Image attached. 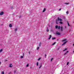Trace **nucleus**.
<instances>
[{
    "label": "nucleus",
    "instance_id": "nucleus-1",
    "mask_svg": "<svg viewBox=\"0 0 74 74\" xmlns=\"http://www.w3.org/2000/svg\"><path fill=\"white\" fill-rule=\"evenodd\" d=\"M56 34L57 35H60V33L58 31H57L56 32Z\"/></svg>",
    "mask_w": 74,
    "mask_h": 74
},
{
    "label": "nucleus",
    "instance_id": "nucleus-2",
    "mask_svg": "<svg viewBox=\"0 0 74 74\" xmlns=\"http://www.w3.org/2000/svg\"><path fill=\"white\" fill-rule=\"evenodd\" d=\"M58 21H62V19H61V18H60L59 17L58 18Z\"/></svg>",
    "mask_w": 74,
    "mask_h": 74
},
{
    "label": "nucleus",
    "instance_id": "nucleus-3",
    "mask_svg": "<svg viewBox=\"0 0 74 74\" xmlns=\"http://www.w3.org/2000/svg\"><path fill=\"white\" fill-rule=\"evenodd\" d=\"M68 41H66L63 44H62V45H64V44H66V43H67V42Z\"/></svg>",
    "mask_w": 74,
    "mask_h": 74
},
{
    "label": "nucleus",
    "instance_id": "nucleus-4",
    "mask_svg": "<svg viewBox=\"0 0 74 74\" xmlns=\"http://www.w3.org/2000/svg\"><path fill=\"white\" fill-rule=\"evenodd\" d=\"M4 14V12H1L0 13V15H3Z\"/></svg>",
    "mask_w": 74,
    "mask_h": 74
},
{
    "label": "nucleus",
    "instance_id": "nucleus-5",
    "mask_svg": "<svg viewBox=\"0 0 74 74\" xmlns=\"http://www.w3.org/2000/svg\"><path fill=\"white\" fill-rule=\"evenodd\" d=\"M46 11V8H45L43 10V12H45V11Z\"/></svg>",
    "mask_w": 74,
    "mask_h": 74
},
{
    "label": "nucleus",
    "instance_id": "nucleus-6",
    "mask_svg": "<svg viewBox=\"0 0 74 74\" xmlns=\"http://www.w3.org/2000/svg\"><path fill=\"white\" fill-rule=\"evenodd\" d=\"M60 28H61V30L62 32H63V26L61 27Z\"/></svg>",
    "mask_w": 74,
    "mask_h": 74
},
{
    "label": "nucleus",
    "instance_id": "nucleus-7",
    "mask_svg": "<svg viewBox=\"0 0 74 74\" xmlns=\"http://www.w3.org/2000/svg\"><path fill=\"white\" fill-rule=\"evenodd\" d=\"M12 64H10V67H12Z\"/></svg>",
    "mask_w": 74,
    "mask_h": 74
},
{
    "label": "nucleus",
    "instance_id": "nucleus-8",
    "mask_svg": "<svg viewBox=\"0 0 74 74\" xmlns=\"http://www.w3.org/2000/svg\"><path fill=\"white\" fill-rule=\"evenodd\" d=\"M68 52H69V51H67L64 54V55H66V54H67V53H68Z\"/></svg>",
    "mask_w": 74,
    "mask_h": 74
},
{
    "label": "nucleus",
    "instance_id": "nucleus-9",
    "mask_svg": "<svg viewBox=\"0 0 74 74\" xmlns=\"http://www.w3.org/2000/svg\"><path fill=\"white\" fill-rule=\"evenodd\" d=\"M40 66L39 67V69H40L41 67V66H42V64L41 63H40Z\"/></svg>",
    "mask_w": 74,
    "mask_h": 74
},
{
    "label": "nucleus",
    "instance_id": "nucleus-10",
    "mask_svg": "<svg viewBox=\"0 0 74 74\" xmlns=\"http://www.w3.org/2000/svg\"><path fill=\"white\" fill-rule=\"evenodd\" d=\"M52 37V36L51 35H50L49 36V40H50V39H51V37Z\"/></svg>",
    "mask_w": 74,
    "mask_h": 74
},
{
    "label": "nucleus",
    "instance_id": "nucleus-11",
    "mask_svg": "<svg viewBox=\"0 0 74 74\" xmlns=\"http://www.w3.org/2000/svg\"><path fill=\"white\" fill-rule=\"evenodd\" d=\"M9 27H12V25L11 24L9 25Z\"/></svg>",
    "mask_w": 74,
    "mask_h": 74
},
{
    "label": "nucleus",
    "instance_id": "nucleus-12",
    "mask_svg": "<svg viewBox=\"0 0 74 74\" xmlns=\"http://www.w3.org/2000/svg\"><path fill=\"white\" fill-rule=\"evenodd\" d=\"M59 23L60 24H63V22H62V21H60Z\"/></svg>",
    "mask_w": 74,
    "mask_h": 74
},
{
    "label": "nucleus",
    "instance_id": "nucleus-13",
    "mask_svg": "<svg viewBox=\"0 0 74 74\" xmlns=\"http://www.w3.org/2000/svg\"><path fill=\"white\" fill-rule=\"evenodd\" d=\"M58 25H56L55 26V28L56 29H58Z\"/></svg>",
    "mask_w": 74,
    "mask_h": 74
},
{
    "label": "nucleus",
    "instance_id": "nucleus-14",
    "mask_svg": "<svg viewBox=\"0 0 74 74\" xmlns=\"http://www.w3.org/2000/svg\"><path fill=\"white\" fill-rule=\"evenodd\" d=\"M66 40H67V39H64V40H63L62 41V42H63V41H66Z\"/></svg>",
    "mask_w": 74,
    "mask_h": 74
},
{
    "label": "nucleus",
    "instance_id": "nucleus-15",
    "mask_svg": "<svg viewBox=\"0 0 74 74\" xmlns=\"http://www.w3.org/2000/svg\"><path fill=\"white\" fill-rule=\"evenodd\" d=\"M41 42L38 45L39 47H41Z\"/></svg>",
    "mask_w": 74,
    "mask_h": 74
},
{
    "label": "nucleus",
    "instance_id": "nucleus-16",
    "mask_svg": "<svg viewBox=\"0 0 74 74\" xmlns=\"http://www.w3.org/2000/svg\"><path fill=\"white\" fill-rule=\"evenodd\" d=\"M58 20H56V24H58Z\"/></svg>",
    "mask_w": 74,
    "mask_h": 74
},
{
    "label": "nucleus",
    "instance_id": "nucleus-17",
    "mask_svg": "<svg viewBox=\"0 0 74 74\" xmlns=\"http://www.w3.org/2000/svg\"><path fill=\"white\" fill-rule=\"evenodd\" d=\"M52 40H54V39H56V38L55 37H53L52 38Z\"/></svg>",
    "mask_w": 74,
    "mask_h": 74
},
{
    "label": "nucleus",
    "instance_id": "nucleus-18",
    "mask_svg": "<svg viewBox=\"0 0 74 74\" xmlns=\"http://www.w3.org/2000/svg\"><path fill=\"white\" fill-rule=\"evenodd\" d=\"M58 29H60V26H58Z\"/></svg>",
    "mask_w": 74,
    "mask_h": 74
},
{
    "label": "nucleus",
    "instance_id": "nucleus-19",
    "mask_svg": "<svg viewBox=\"0 0 74 74\" xmlns=\"http://www.w3.org/2000/svg\"><path fill=\"white\" fill-rule=\"evenodd\" d=\"M41 59V58H39L38 59V61L40 60V59Z\"/></svg>",
    "mask_w": 74,
    "mask_h": 74
},
{
    "label": "nucleus",
    "instance_id": "nucleus-20",
    "mask_svg": "<svg viewBox=\"0 0 74 74\" xmlns=\"http://www.w3.org/2000/svg\"><path fill=\"white\" fill-rule=\"evenodd\" d=\"M64 4H67H67H69V3H64Z\"/></svg>",
    "mask_w": 74,
    "mask_h": 74
},
{
    "label": "nucleus",
    "instance_id": "nucleus-21",
    "mask_svg": "<svg viewBox=\"0 0 74 74\" xmlns=\"http://www.w3.org/2000/svg\"><path fill=\"white\" fill-rule=\"evenodd\" d=\"M37 66H38V62H37Z\"/></svg>",
    "mask_w": 74,
    "mask_h": 74
},
{
    "label": "nucleus",
    "instance_id": "nucleus-22",
    "mask_svg": "<svg viewBox=\"0 0 74 74\" xmlns=\"http://www.w3.org/2000/svg\"><path fill=\"white\" fill-rule=\"evenodd\" d=\"M3 51V50L1 49V50H0V52H1Z\"/></svg>",
    "mask_w": 74,
    "mask_h": 74
},
{
    "label": "nucleus",
    "instance_id": "nucleus-23",
    "mask_svg": "<svg viewBox=\"0 0 74 74\" xmlns=\"http://www.w3.org/2000/svg\"><path fill=\"white\" fill-rule=\"evenodd\" d=\"M67 65H68V64H69V62H68L67 63Z\"/></svg>",
    "mask_w": 74,
    "mask_h": 74
},
{
    "label": "nucleus",
    "instance_id": "nucleus-24",
    "mask_svg": "<svg viewBox=\"0 0 74 74\" xmlns=\"http://www.w3.org/2000/svg\"><path fill=\"white\" fill-rule=\"evenodd\" d=\"M2 74H4V71L2 72Z\"/></svg>",
    "mask_w": 74,
    "mask_h": 74
},
{
    "label": "nucleus",
    "instance_id": "nucleus-25",
    "mask_svg": "<svg viewBox=\"0 0 74 74\" xmlns=\"http://www.w3.org/2000/svg\"><path fill=\"white\" fill-rule=\"evenodd\" d=\"M66 13L67 14H69V12H68V11H67V12H66Z\"/></svg>",
    "mask_w": 74,
    "mask_h": 74
},
{
    "label": "nucleus",
    "instance_id": "nucleus-26",
    "mask_svg": "<svg viewBox=\"0 0 74 74\" xmlns=\"http://www.w3.org/2000/svg\"><path fill=\"white\" fill-rule=\"evenodd\" d=\"M39 47H38L37 48V50H38L39 49Z\"/></svg>",
    "mask_w": 74,
    "mask_h": 74
},
{
    "label": "nucleus",
    "instance_id": "nucleus-27",
    "mask_svg": "<svg viewBox=\"0 0 74 74\" xmlns=\"http://www.w3.org/2000/svg\"><path fill=\"white\" fill-rule=\"evenodd\" d=\"M66 50H67V49H66V48L65 49H64V50L63 51H66Z\"/></svg>",
    "mask_w": 74,
    "mask_h": 74
},
{
    "label": "nucleus",
    "instance_id": "nucleus-28",
    "mask_svg": "<svg viewBox=\"0 0 74 74\" xmlns=\"http://www.w3.org/2000/svg\"><path fill=\"white\" fill-rule=\"evenodd\" d=\"M47 32H49V29H47Z\"/></svg>",
    "mask_w": 74,
    "mask_h": 74
},
{
    "label": "nucleus",
    "instance_id": "nucleus-29",
    "mask_svg": "<svg viewBox=\"0 0 74 74\" xmlns=\"http://www.w3.org/2000/svg\"><path fill=\"white\" fill-rule=\"evenodd\" d=\"M56 42H54V43H53V45H55V44H56Z\"/></svg>",
    "mask_w": 74,
    "mask_h": 74
},
{
    "label": "nucleus",
    "instance_id": "nucleus-30",
    "mask_svg": "<svg viewBox=\"0 0 74 74\" xmlns=\"http://www.w3.org/2000/svg\"><path fill=\"white\" fill-rule=\"evenodd\" d=\"M15 32H16V31L17 30V28H16V29H15Z\"/></svg>",
    "mask_w": 74,
    "mask_h": 74
},
{
    "label": "nucleus",
    "instance_id": "nucleus-31",
    "mask_svg": "<svg viewBox=\"0 0 74 74\" xmlns=\"http://www.w3.org/2000/svg\"><path fill=\"white\" fill-rule=\"evenodd\" d=\"M21 58H23V56H21Z\"/></svg>",
    "mask_w": 74,
    "mask_h": 74
},
{
    "label": "nucleus",
    "instance_id": "nucleus-32",
    "mask_svg": "<svg viewBox=\"0 0 74 74\" xmlns=\"http://www.w3.org/2000/svg\"><path fill=\"white\" fill-rule=\"evenodd\" d=\"M28 66H29V64H27L26 65V67H28Z\"/></svg>",
    "mask_w": 74,
    "mask_h": 74
},
{
    "label": "nucleus",
    "instance_id": "nucleus-33",
    "mask_svg": "<svg viewBox=\"0 0 74 74\" xmlns=\"http://www.w3.org/2000/svg\"><path fill=\"white\" fill-rule=\"evenodd\" d=\"M68 25L69 26H70V24H69V23H68Z\"/></svg>",
    "mask_w": 74,
    "mask_h": 74
},
{
    "label": "nucleus",
    "instance_id": "nucleus-34",
    "mask_svg": "<svg viewBox=\"0 0 74 74\" xmlns=\"http://www.w3.org/2000/svg\"><path fill=\"white\" fill-rule=\"evenodd\" d=\"M53 58H51V61H52V60H53Z\"/></svg>",
    "mask_w": 74,
    "mask_h": 74
},
{
    "label": "nucleus",
    "instance_id": "nucleus-35",
    "mask_svg": "<svg viewBox=\"0 0 74 74\" xmlns=\"http://www.w3.org/2000/svg\"><path fill=\"white\" fill-rule=\"evenodd\" d=\"M23 56H25V55H24V53H23Z\"/></svg>",
    "mask_w": 74,
    "mask_h": 74
},
{
    "label": "nucleus",
    "instance_id": "nucleus-36",
    "mask_svg": "<svg viewBox=\"0 0 74 74\" xmlns=\"http://www.w3.org/2000/svg\"><path fill=\"white\" fill-rule=\"evenodd\" d=\"M47 56V55L46 54H45V58H46V56Z\"/></svg>",
    "mask_w": 74,
    "mask_h": 74
},
{
    "label": "nucleus",
    "instance_id": "nucleus-37",
    "mask_svg": "<svg viewBox=\"0 0 74 74\" xmlns=\"http://www.w3.org/2000/svg\"><path fill=\"white\" fill-rule=\"evenodd\" d=\"M61 10V9H60L59 10V11H60Z\"/></svg>",
    "mask_w": 74,
    "mask_h": 74
},
{
    "label": "nucleus",
    "instance_id": "nucleus-38",
    "mask_svg": "<svg viewBox=\"0 0 74 74\" xmlns=\"http://www.w3.org/2000/svg\"><path fill=\"white\" fill-rule=\"evenodd\" d=\"M5 62H7V60H5Z\"/></svg>",
    "mask_w": 74,
    "mask_h": 74
},
{
    "label": "nucleus",
    "instance_id": "nucleus-39",
    "mask_svg": "<svg viewBox=\"0 0 74 74\" xmlns=\"http://www.w3.org/2000/svg\"><path fill=\"white\" fill-rule=\"evenodd\" d=\"M21 17H22V16H20V18H21Z\"/></svg>",
    "mask_w": 74,
    "mask_h": 74
},
{
    "label": "nucleus",
    "instance_id": "nucleus-40",
    "mask_svg": "<svg viewBox=\"0 0 74 74\" xmlns=\"http://www.w3.org/2000/svg\"><path fill=\"white\" fill-rule=\"evenodd\" d=\"M16 72V71H14V74H15V73Z\"/></svg>",
    "mask_w": 74,
    "mask_h": 74
},
{
    "label": "nucleus",
    "instance_id": "nucleus-41",
    "mask_svg": "<svg viewBox=\"0 0 74 74\" xmlns=\"http://www.w3.org/2000/svg\"><path fill=\"white\" fill-rule=\"evenodd\" d=\"M30 68L32 69V67H30Z\"/></svg>",
    "mask_w": 74,
    "mask_h": 74
},
{
    "label": "nucleus",
    "instance_id": "nucleus-42",
    "mask_svg": "<svg viewBox=\"0 0 74 74\" xmlns=\"http://www.w3.org/2000/svg\"><path fill=\"white\" fill-rule=\"evenodd\" d=\"M29 53H30V51L29 52Z\"/></svg>",
    "mask_w": 74,
    "mask_h": 74
},
{
    "label": "nucleus",
    "instance_id": "nucleus-43",
    "mask_svg": "<svg viewBox=\"0 0 74 74\" xmlns=\"http://www.w3.org/2000/svg\"><path fill=\"white\" fill-rule=\"evenodd\" d=\"M65 29H66V27H65Z\"/></svg>",
    "mask_w": 74,
    "mask_h": 74
},
{
    "label": "nucleus",
    "instance_id": "nucleus-44",
    "mask_svg": "<svg viewBox=\"0 0 74 74\" xmlns=\"http://www.w3.org/2000/svg\"><path fill=\"white\" fill-rule=\"evenodd\" d=\"M73 46H74V43L73 45Z\"/></svg>",
    "mask_w": 74,
    "mask_h": 74
},
{
    "label": "nucleus",
    "instance_id": "nucleus-45",
    "mask_svg": "<svg viewBox=\"0 0 74 74\" xmlns=\"http://www.w3.org/2000/svg\"><path fill=\"white\" fill-rule=\"evenodd\" d=\"M73 52H74V51H73Z\"/></svg>",
    "mask_w": 74,
    "mask_h": 74
},
{
    "label": "nucleus",
    "instance_id": "nucleus-46",
    "mask_svg": "<svg viewBox=\"0 0 74 74\" xmlns=\"http://www.w3.org/2000/svg\"><path fill=\"white\" fill-rule=\"evenodd\" d=\"M8 74H10V73H9Z\"/></svg>",
    "mask_w": 74,
    "mask_h": 74
}]
</instances>
